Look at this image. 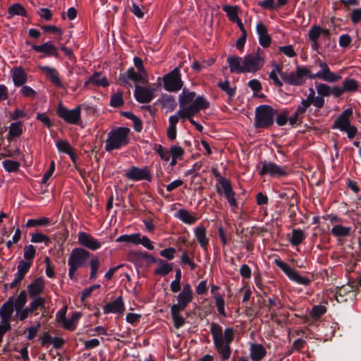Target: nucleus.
Segmentation results:
<instances>
[{"label":"nucleus","mask_w":361,"mask_h":361,"mask_svg":"<svg viewBox=\"0 0 361 361\" xmlns=\"http://www.w3.org/2000/svg\"><path fill=\"white\" fill-rule=\"evenodd\" d=\"M78 237V243L91 250H97L102 246V243L99 240L84 231H80Z\"/></svg>","instance_id":"17"},{"label":"nucleus","mask_w":361,"mask_h":361,"mask_svg":"<svg viewBox=\"0 0 361 361\" xmlns=\"http://www.w3.org/2000/svg\"><path fill=\"white\" fill-rule=\"evenodd\" d=\"M25 44L27 45H31L32 49L36 52L44 54L43 56L39 57V59L45 57H55L58 59L59 57L57 47L51 42H44L40 45H36L31 44L29 41H26Z\"/></svg>","instance_id":"13"},{"label":"nucleus","mask_w":361,"mask_h":361,"mask_svg":"<svg viewBox=\"0 0 361 361\" xmlns=\"http://www.w3.org/2000/svg\"><path fill=\"white\" fill-rule=\"evenodd\" d=\"M318 78L328 82H336L341 79V76L329 70L326 73L319 76Z\"/></svg>","instance_id":"56"},{"label":"nucleus","mask_w":361,"mask_h":361,"mask_svg":"<svg viewBox=\"0 0 361 361\" xmlns=\"http://www.w3.org/2000/svg\"><path fill=\"white\" fill-rule=\"evenodd\" d=\"M140 234L139 233L130 234V235H121L117 239L116 242L118 243H131L135 245L140 244Z\"/></svg>","instance_id":"46"},{"label":"nucleus","mask_w":361,"mask_h":361,"mask_svg":"<svg viewBox=\"0 0 361 361\" xmlns=\"http://www.w3.org/2000/svg\"><path fill=\"white\" fill-rule=\"evenodd\" d=\"M277 109L270 105L262 104L255 109L253 126L256 129H267L274 123Z\"/></svg>","instance_id":"4"},{"label":"nucleus","mask_w":361,"mask_h":361,"mask_svg":"<svg viewBox=\"0 0 361 361\" xmlns=\"http://www.w3.org/2000/svg\"><path fill=\"white\" fill-rule=\"evenodd\" d=\"M322 30L319 25H314L309 30L308 37L310 42L318 41V39L322 35Z\"/></svg>","instance_id":"52"},{"label":"nucleus","mask_w":361,"mask_h":361,"mask_svg":"<svg viewBox=\"0 0 361 361\" xmlns=\"http://www.w3.org/2000/svg\"><path fill=\"white\" fill-rule=\"evenodd\" d=\"M267 354L262 344L255 343L250 347V357L252 361H260Z\"/></svg>","instance_id":"34"},{"label":"nucleus","mask_w":361,"mask_h":361,"mask_svg":"<svg viewBox=\"0 0 361 361\" xmlns=\"http://www.w3.org/2000/svg\"><path fill=\"white\" fill-rule=\"evenodd\" d=\"M23 134V122L17 121L11 123L9 131L6 138L8 142H11L13 139L20 137Z\"/></svg>","instance_id":"29"},{"label":"nucleus","mask_w":361,"mask_h":361,"mask_svg":"<svg viewBox=\"0 0 361 361\" xmlns=\"http://www.w3.org/2000/svg\"><path fill=\"white\" fill-rule=\"evenodd\" d=\"M80 317L81 314L80 312H74L70 319H67L63 328L67 330L73 331L76 328V323Z\"/></svg>","instance_id":"50"},{"label":"nucleus","mask_w":361,"mask_h":361,"mask_svg":"<svg viewBox=\"0 0 361 361\" xmlns=\"http://www.w3.org/2000/svg\"><path fill=\"white\" fill-rule=\"evenodd\" d=\"M226 61L229 66L231 73H245L244 62L243 58L238 56H229Z\"/></svg>","instance_id":"26"},{"label":"nucleus","mask_w":361,"mask_h":361,"mask_svg":"<svg viewBox=\"0 0 361 361\" xmlns=\"http://www.w3.org/2000/svg\"><path fill=\"white\" fill-rule=\"evenodd\" d=\"M256 30L259 37V44L264 48L269 47L271 42V38L268 34L266 26L262 22H259L257 24Z\"/></svg>","instance_id":"25"},{"label":"nucleus","mask_w":361,"mask_h":361,"mask_svg":"<svg viewBox=\"0 0 361 361\" xmlns=\"http://www.w3.org/2000/svg\"><path fill=\"white\" fill-rule=\"evenodd\" d=\"M175 217L180 219L186 224L192 225L197 221V218L192 216L188 210L185 209H179L176 214Z\"/></svg>","instance_id":"36"},{"label":"nucleus","mask_w":361,"mask_h":361,"mask_svg":"<svg viewBox=\"0 0 361 361\" xmlns=\"http://www.w3.org/2000/svg\"><path fill=\"white\" fill-rule=\"evenodd\" d=\"M30 314H35L30 308L27 306L25 307H23L20 310H18V312H16V317L20 320V321H25Z\"/></svg>","instance_id":"62"},{"label":"nucleus","mask_w":361,"mask_h":361,"mask_svg":"<svg viewBox=\"0 0 361 361\" xmlns=\"http://www.w3.org/2000/svg\"><path fill=\"white\" fill-rule=\"evenodd\" d=\"M305 238V235L301 229H293L290 242L293 245L298 246L302 243Z\"/></svg>","instance_id":"47"},{"label":"nucleus","mask_w":361,"mask_h":361,"mask_svg":"<svg viewBox=\"0 0 361 361\" xmlns=\"http://www.w3.org/2000/svg\"><path fill=\"white\" fill-rule=\"evenodd\" d=\"M56 114L64 121L70 124L79 125L81 121L80 105L73 109H68L60 103L56 109Z\"/></svg>","instance_id":"9"},{"label":"nucleus","mask_w":361,"mask_h":361,"mask_svg":"<svg viewBox=\"0 0 361 361\" xmlns=\"http://www.w3.org/2000/svg\"><path fill=\"white\" fill-rule=\"evenodd\" d=\"M160 81L163 82L164 89L169 92H177L182 89L183 85L179 68H175L162 78L159 77L157 82H159Z\"/></svg>","instance_id":"7"},{"label":"nucleus","mask_w":361,"mask_h":361,"mask_svg":"<svg viewBox=\"0 0 361 361\" xmlns=\"http://www.w3.org/2000/svg\"><path fill=\"white\" fill-rule=\"evenodd\" d=\"M289 111L284 108L277 109V114L275 116L274 121L279 126H283L288 122Z\"/></svg>","instance_id":"40"},{"label":"nucleus","mask_w":361,"mask_h":361,"mask_svg":"<svg viewBox=\"0 0 361 361\" xmlns=\"http://www.w3.org/2000/svg\"><path fill=\"white\" fill-rule=\"evenodd\" d=\"M30 269V263L20 261L17 266V272L15 274V278L13 281L9 283V288L13 289L16 288L25 278V275Z\"/></svg>","instance_id":"20"},{"label":"nucleus","mask_w":361,"mask_h":361,"mask_svg":"<svg viewBox=\"0 0 361 361\" xmlns=\"http://www.w3.org/2000/svg\"><path fill=\"white\" fill-rule=\"evenodd\" d=\"M104 314H122L125 311V305L122 296L118 297L114 301L106 304L103 307Z\"/></svg>","instance_id":"23"},{"label":"nucleus","mask_w":361,"mask_h":361,"mask_svg":"<svg viewBox=\"0 0 361 361\" xmlns=\"http://www.w3.org/2000/svg\"><path fill=\"white\" fill-rule=\"evenodd\" d=\"M38 68L54 86L59 88H64L63 84L59 78V73L56 68L47 66H39Z\"/></svg>","instance_id":"18"},{"label":"nucleus","mask_w":361,"mask_h":361,"mask_svg":"<svg viewBox=\"0 0 361 361\" xmlns=\"http://www.w3.org/2000/svg\"><path fill=\"white\" fill-rule=\"evenodd\" d=\"M27 12L24 7L18 3L13 4L8 9V18L11 19L14 16H26Z\"/></svg>","instance_id":"39"},{"label":"nucleus","mask_w":361,"mask_h":361,"mask_svg":"<svg viewBox=\"0 0 361 361\" xmlns=\"http://www.w3.org/2000/svg\"><path fill=\"white\" fill-rule=\"evenodd\" d=\"M352 228L350 226H344L341 224L334 225L331 230V233L336 238H346L351 235Z\"/></svg>","instance_id":"31"},{"label":"nucleus","mask_w":361,"mask_h":361,"mask_svg":"<svg viewBox=\"0 0 361 361\" xmlns=\"http://www.w3.org/2000/svg\"><path fill=\"white\" fill-rule=\"evenodd\" d=\"M220 186L216 185V192L219 195H221L223 193L224 196L227 195H232L235 192L232 188L231 181L227 178H222L221 182L219 183Z\"/></svg>","instance_id":"38"},{"label":"nucleus","mask_w":361,"mask_h":361,"mask_svg":"<svg viewBox=\"0 0 361 361\" xmlns=\"http://www.w3.org/2000/svg\"><path fill=\"white\" fill-rule=\"evenodd\" d=\"M217 85L222 91L227 94L230 99L233 98L235 95L236 90L230 86L228 80L219 82Z\"/></svg>","instance_id":"49"},{"label":"nucleus","mask_w":361,"mask_h":361,"mask_svg":"<svg viewBox=\"0 0 361 361\" xmlns=\"http://www.w3.org/2000/svg\"><path fill=\"white\" fill-rule=\"evenodd\" d=\"M319 66L321 68V70L314 74L312 73L310 71V75H309L310 79H316L324 73H326L330 70L328 64L326 62L320 61Z\"/></svg>","instance_id":"59"},{"label":"nucleus","mask_w":361,"mask_h":361,"mask_svg":"<svg viewBox=\"0 0 361 361\" xmlns=\"http://www.w3.org/2000/svg\"><path fill=\"white\" fill-rule=\"evenodd\" d=\"M13 82L16 87H20L27 81V75L25 71L20 68H16L13 73Z\"/></svg>","instance_id":"37"},{"label":"nucleus","mask_w":361,"mask_h":361,"mask_svg":"<svg viewBox=\"0 0 361 361\" xmlns=\"http://www.w3.org/2000/svg\"><path fill=\"white\" fill-rule=\"evenodd\" d=\"M215 304L219 314L223 317L226 316L225 311V300L220 295H214Z\"/></svg>","instance_id":"54"},{"label":"nucleus","mask_w":361,"mask_h":361,"mask_svg":"<svg viewBox=\"0 0 361 361\" xmlns=\"http://www.w3.org/2000/svg\"><path fill=\"white\" fill-rule=\"evenodd\" d=\"M351 295H354L353 287L348 285L343 286L337 288L335 298L338 302H344L351 298Z\"/></svg>","instance_id":"28"},{"label":"nucleus","mask_w":361,"mask_h":361,"mask_svg":"<svg viewBox=\"0 0 361 361\" xmlns=\"http://www.w3.org/2000/svg\"><path fill=\"white\" fill-rule=\"evenodd\" d=\"M353 115V109H345L334 121L332 128L339 129L341 131L347 130L350 125V117Z\"/></svg>","instance_id":"19"},{"label":"nucleus","mask_w":361,"mask_h":361,"mask_svg":"<svg viewBox=\"0 0 361 361\" xmlns=\"http://www.w3.org/2000/svg\"><path fill=\"white\" fill-rule=\"evenodd\" d=\"M99 260L98 258H93L90 262V279L94 280L96 279L98 269L99 267Z\"/></svg>","instance_id":"57"},{"label":"nucleus","mask_w":361,"mask_h":361,"mask_svg":"<svg viewBox=\"0 0 361 361\" xmlns=\"http://www.w3.org/2000/svg\"><path fill=\"white\" fill-rule=\"evenodd\" d=\"M310 70L307 67L297 66L295 72L281 73L282 80L287 84L290 85H302L305 80L304 77L309 78Z\"/></svg>","instance_id":"11"},{"label":"nucleus","mask_w":361,"mask_h":361,"mask_svg":"<svg viewBox=\"0 0 361 361\" xmlns=\"http://www.w3.org/2000/svg\"><path fill=\"white\" fill-rule=\"evenodd\" d=\"M155 90V88L151 87H142L136 85L135 87L134 97L139 103H149L154 98Z\"/></svg>","instance_id":"16"},{"label":"nucleus","mask_w":361,"mask_h":361,"mask_svg":"<svg viewBox=\"0 0 361 361\" xmlns=\"http://www.w3.org/2000/svg\"><path fill=\"white\" fill-rule=\"evenodd\" d=\"M56 146L59 152H63L65 154H70V151L73 149L72 146L67 140H59L56 142Z\"/></svg>","instance_id":"55"},{"label":"nucleus","mask_w":361,"mask_h":361,"mask_svg":"<svg viewBox=\"0 0 361 361\" xmlns=\"http://www.w3.org/2000/svg\"><path fill=\"white\" fill-rule=\"evenodd\" d=\"M162 107L166 108L167 111H173L177 106L176 99L173 96L168 94H162L158 99Z\"/></svg>","instance_id":"35"},{"label":"nucleus","mask_w":361,"mask_h":361,"mask_svg":"<svg viewBox=\"0 0 361 361\" xmlns=\"http://www.w3.org/2000/svg\"><path fill=\"white\" fill-rule=\"evenodd\" d=\"M30 241L32 243H44L46 245H48L50 243V238L45 234L37 232L31 234Z\"/></svg>","instance_id":"51"},{"label":"nucleus","mask_w":361,"mask_h":361,"mask_svg":"<svg viewBox=\"0 0 361 361\" xmlns=\"http://www.w3.org/2000/svg\"><path fill=\"white\" fill-rule=\"evenodd\" d=\"M66 312V307H63L60 309L56 314V322H58L59 324L62 325L63 326V325H65L66 322L67 320Z\"/></svg>","instance_id":"63"},{"label":"nucleus","mask_w":361,"mask_h":361,"mask_svg":"<svg viewBox=\"0 0 361 361\" xmlns=\"http://www.w3.org/2000/svg\"><path fill=\"white\" fill-rule=\"evenodd\" d=\"M41 345L44 347H48L49 344H53V346L56 350H60L63 348L66 341L61 337H52L48 332H44L40 336Z\"/></svg>","instance_id":"21"},{"label":"nucleus","mask_w":361,"mask_h":361,"mask_svg":"<svg viewBox=\"0 0 361 361\" xmlns=\"http://www.w3.org/2000/svg\"><path fill=\"white\" fill-rule=\"evenodd\" d=\"M206 228L204 226H199L194 230L195 235L200 243L201 247L207 250L209 245V240L206 236Z\"/></svg>","instance_id":"30"},{"label":"nucleus","mask_w":361,"mask_h":361,"mask_svg":"<svg viewBox=\"0 0 361 361\" xmlns=\"http://www.w3.org/2000/svg\"><path fill=\"white\" fill-rule=\"evenodd\" d=\"M14 310L15 309L12 305V299H8L0 307L1 324L11 325L10 321Z\"/></svg>","instance_id":"22"},{"label":"nucleus","mask_w":361,"mask_h":361,"mask_svg":"<svg viewBox=\"0 0 361 361\" xmlns=\"http://www.w3.org/2000/svg\"><path fill=\"white\" fill-rule=\"evenodd\" d=\"M263 51L258 47L257 53H251L243 58L245 73H255L264 65Z\"/></svg>","instance_id":"10"},{"label":"nucleus","mask_w":361,"mask_h":361,"mask_svg":"<svg viewBox=\"0 0 361 361\" xmlns=\"http://www.w3.org/2000/svg\"><path fill=\"white\" fill-rule=\"evenodd\" d=\"M358 82L353 78H346L343 82L342 88L345 92H353L358 89Z\"/></svg>","instance_id":"45"},{"label":"nucleus","mask_w":361,"mask_h":361,"mask_svg":"<svg viewBox=\"0 0 361 361\" xmlns=\"http://www.w3.org/2000/svg\"><path fill=\"white\" fill-rule=\"evenodd\" d=\"M173 265L172 263H168L166 261L159 259L158 267L154 269V274L165 276L172 271Z\"/></svg>","instance_id":"32"},{"label":"nucleus","mask_w":361,"mask_h":361,"mask_svg":"<svg viewBox=\"0 0 361 361\" xmlns=\"http://www.w3.org/2000/svg\"><path fill=\"white\" fill-rule=\"evenodd\" d=\"M197 97H196V93L195 92L189 91L188 89L184 87L182 93L178 96L179 106L180 107V109H183L189 106Z\"/></svg>","instance_id":"27"},{"label":"nucleus","mask_w":361,"mask_h":361,"mask_svg":"<svg viewBox=\"0 0 361 361\" xmlns=\"http://www.w3.org/2000/svg\"><path fill=\"white\" fill-rule=\"evenodd\" d=\"M2 165L6 171L8 173H15L19 171L20 162L11 159L3 161Z\"/></svg>","instance_id":"48"},{"label":"nucleus","mask_w":361,"mask_h":361,"mask_svg":"<svg viewBox=\"0 0 361 361\" xmlns=\"http://www.w3.org/2000/svg\"><path fill=\"white\" fill-rule=\"evenodd\" d=\"M240 8L238 6H231L225 4L222 6V10L226 13L228 19L233 22L238 20V11Z\"/></svg>","instance_id":"42"},{"label":"nucleus","mask_w":361,"mask_h":361,"mask_svg":"<svg viewBox=\"0 0 361 361\" xmlns=\"http://www.w3.org/2000/svg\"><path fill=\"white\" fill-rule=\"evenodd\" d=\"M209 102L203 95H199L195 100L189 106L178 111V115L181 119H188L190 123L195 126L199 132H202L203 126L196 122L192 117L197 114L201 110L207 109L209 107Z\"/></svg>","instance_id":"2"},{"label":"nucleus","mask_w":361,"mask_h":361,"mask_svg":"<svg viewBox=\"0 0 361 361\" xmlns=\"http://www.w3.org/2000/svg\"><path fill=\"white\" fill-rule=\"evenodd\" d=\"M185 151L184 149L178 146L173 145L170 149V154L173 158H176L178 159H182L184 155Z\"/></svg>","instance_id":"61"},{"label":"nucleus","mask_w":361,"mask_h":361,"mask_svg":"<svg viewBox=\"0 0 361 361\" xmlns=\"http://www.w3.org/2000/svg\"><path fill=\"white\" fill-rule=\"evenodd\" d=\"M146 78L144 74L139 71L138 73L135 72V69L130 67L125 73L120 75L118 83L120 85L130 87L131 84L129 82V80H132L135 82H147Z\"/></svg>","instance_id":"12"},{"label":"nucleus","mask_w":361,"mask_h":361,"mask_svg":"<svg viewBox=\"0 0 361 361\" xmlns=\"http://www.w3.org/2000/svg\"><path fill=\"white\" fill-rule=\"evenodd\" d=\"M202 166V164L200 161H197V162H195L193 166H192V168L188 170L187 171L185 172V176H192L193 178H195V177H197L199 176V173L197 172Z\"/></svg>","instance_id":"64"},{"label":"nucleus","mask_w":361,"mask_h":361,"mask_svg":"<svg viewBox=\"0 0 361 361\" xmlns=\"http://www.w3.org/2000/svg\"><path fill=\"white\" fill-rule=\"evenodd\" d=\"M326 312V307L324 305H314L313 306L311 312H310V316L313 319H319L320 318L324 313Z\"/></svg>","instance_id":"58"},{"label":"nucleus","mask_w":361,"mask_h":361,"mask_svg":"<svg viewBox=\"0 0 361 361\" xmlns=\"http://www.w3.org/2000/svg\"><path fill=\"white\" fill-rule=\"evenodd\" d=\"M176 298L178 302L171 305V315L173 321L174 327L180 329L185 323V318L180 314V312L185 310L188 304L192 302L193 296H189L180 292Z\"/></svg>","instance_id":"6"},{"label":"nucleus","mask_w":361,"mask_h":361,"mask_svg":"<svg viewBox=\"0 0 361 361\" xmlns=\"http://www.w3.org/2000/svg\"><path fill=\"white\" fill-rule=\"evenodd\" d=\"M36 248L33 245H28L25 246L23 250L24 259L22 261L30 263L31 267L36 255Z\"/></svg>","instance_id":"41"},{"label":"nucleus","mask_w":361,"mask_h":361,"mask_svg":"<svg viewBox=\"0 0 361 361\" xmlns=\"http://www.w3.org/2000/svg\"><path fill=\"white\" fill-rule=\"evenodd\" d=\"M51 221L47 217H41L39 219H30L26 222L25 226L27 228L37 227V226H47L50 225Z\"/></svg>","instance_id":"43"},{"label":"nucleus","mask_w":361,"mask_h":361,"mask_svg":"<svg viewBox=\"0 0 361 361\" xmlns=\"http://www.w3.org/2000/svg\"><path fill=\"white\" fill-rule=\"evenodd\" d=\"M8 299H12V305L15 309L16 312H18L24 307L27 301V295L25 290H21L19 295L14 298L13 296H11Z\"/></svg>","instance_id":"33"},{"label":"nucleus","mask_w":361,"mask_h":361,"mask_svg":"<svg viewBox=\"0 0 361 361\" xmlns=\"http://www.w3.org/2000/svg\"><path fill=\"white\" fill-rule=\"evenodd\" d=\"M125 176L128 180L133 181L145 180L151 182L152 180V176L147 166L142 169L137 166H133L126 173Z\"/></svg>","instance_id":"15"},{"label":"nucleus","mask_w":361,"mask_h":361,"mask_svg":"<svg viewBox=\"0 0 361 361\" xmlns=\"http://www.w3.org/2000/svg\"><path fill=\"white\" fill-rule=\"evenodd\" d=\"M44 280L42 277L36 278L32 283H30L27 288L30 298L41 297L40 294L44 288Z\"/></svg>","instance_id":"24"},{"label":"nucleus","mask_w":361,"mask_h":361,"mask_svg":"<svg viewBox=\"0 0 361 361\" xmlns=\"http://www.w3.org/2000/svg\"><path fill=\"white\" fill-rule=\"evenodd\" d=\"M317 91L322 97H329L331 95V87L324 83H319L317 86Z\"/></svg>","instance_id":"60"},{"label":"nucleus","mask_w":361,"mask_h":361,"mask_svg":"<svg viewBox=\"0 0 361 361\" xmlns=\"http://www.w3.org/2000/svg\"><path fill=\"white\" fill-rule=\"evenodd\" d=\"M259 174L264 176L269 174L271 177H284L288 175L284 168L281 167L271 161H264L262 162V166L259 170Z\"/></svg>","instance_id":"14"},{"label":"nucleus","mask_w":361,"mask_h":361,"mask_svg":"<svg viewBox=\"0 0 361 361\" xmlns=\"http://www.w3.org/2000/svg\"><path fill=\"white\" fill-rule=\"evenodd\" d=\"M32 300L29 304L28 307L30 310L35 313V315L37 314L35 312L39 309H45L46 300L43 297H36L31 298Z\"/></svg>","instance_id":"44"},{"label":"nucleus","mask_w":361,"mask_h":361,"mask_svg":"<svg viewBox=\"0 0 361 361\" xmlns=\"http://www.w3.org/2000/svg\"><path fill=\"white\" fill-rule=\"evenodd\" d=\"M124 104L123 99V94L121 92H118L114 94L110 99V106L114 108H118Z\"/></svg>","instance_id":"53"},{"label":"nucleus","mask_w":361,"mask_h":361,"mask_svg":"<svg viewBox=\"0 0 361 361\" xmlns=\"http://www.w3.org/2000/svg\"><path fill=\"white\" fill-rule=\"evenodd\" d=\"M130 129L126 127H118L111 130L107 136L105 150L110 152L114 149H119L129 144Z\"/></svg>","instance_id":"3"},{"label":"nucleus","mask_w":361,"mask_h":361,"mask_svg":"<svg viewBox=\"0 0 361 361\" xmlns=\"http://www.w3.org/2000/svg\"><path fill=\"white\" fill-rule=\"evenodd\" d=\"M210 331L214 348L220 355L221 360L222 361L228 360L231 354L230 345L235 337L234 330L232 328L228 327L225 329L223 333L222 327L219 324L212 322Z\"/></svg>","instance_id":"1"},{"label":"nucleus","mask_w":361,"mask_h":361,"mask_svg":"<svg viewBox=\"0 0 361 361\" xmlns=\"http://www.w3.org/2000/svg\"><path fill=\"white\" fill-rule=\"evenodd\" d=\"M90 255V252L82 247H75L72 250L68 260V276L71 280L77 281L75 276L77 270L86 265Z\"/></svg>","instance_id":"5"},{"label":"nucleus","mask_w":361,"mask_h":361,"mask_svg":"<svg viewBox=\"0 0 361 361\" xmlns=\"http://www.w3.org/2000/svg\"><path fill=\"white\" fill-rule=\"evenodd\" d=\"M274 263L292 281L303 286H309L311 283L312 280L310 279L301 276L298 271L290 267L281 259H276Z\"/></svg>","instance_id":"8"}]
</instances>
